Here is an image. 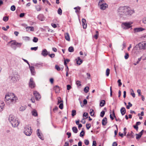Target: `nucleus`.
Returning a JSON list of instances; mask_svg holds the SVG:
<instances>
[{"instance_id":"8fccbe9b","label":"nucleus","mask_w":146,"mask_h":146,"mask_svg":"<svg viewBox=\"0 0 146 146\" xmlns=\"http://www.w3.org/2000/svg\"><path fill=\"white\" fill-rule=\"evenodd\" d=\"M55 68L58 71H60V67L57 65H56L55 66Z\"/></svg>"},{"instance_id":"680f3d73","label":"nucleus","mask_w":146,"mask_h":146,"mask_svg":"<svg viewBox=\"0 0 146 146\" xmlns=\"http://www.w3.org/2000/svg\"><path fill=\"white\" fill-rule=\"evenodd\" d=\"M83 104L84 105H86L87 104V101L86 99H85L84 100Z\"/></svg>"},{"instance_id":"a18cd8bd","label":"nucleus","mask_w":146,"mask_h":146,"mask_svg":"<svg viewBox=\"0 0 146 146\" xmlns=\"http://www.w3.org/2000/svg\"><path fill=\"white\" fill-rule=\"evenodd\" d=\"M11 10L13 11H15V6L14 5L12 6L11 7Z\"/></svg>"},{"instance_id":"2eb2a0df","label":"nucleus","mask_w":146,"mask_h":146,"mask_svg":"<svg viewBox=\"0 0 146 146\" xmlns=\"http://www.w3.org/2000/svg\"><path fill=\"white\" fill-rule=\"evenodd\" d=\"M37 18L38 19L41 21H44L45 19L44 16L42 14H40L38 15Z\"/></svg>"},{"instance_id":"ea45409f","label":"nucleus","mask_w":146,"mask_h":146,"mask_svg":"<svg viewBox=\"0 0 146 146\" xmlns=\"http://www.w3.org/2000/svg\"><path fill=\"white\" fill-rule=\"evenodd\" d=\"M84 135V132L83 130H82L80 133V136L81 137H82Z\"/></svg>"},{"instance_id":"c85d7f7f","label":"nucleus","mask_w":146,"mask_h":146,"mask_svg":"<svg viewBox=\"0 0 146 146\" xmlns=\"http://www.w3.org/2000/svg\"><path fill=\"white\" fill-rule=\"evenodd\" d=\"M72 130L73 132L75 133H77L78 132V130L76 127H72Z\"/></svg>"},{"instance_id":"393cba45","label":"nucleus","mask_w":146,"mask_h":146,"mask_svg":"<svg viewBox=\"0 0 146 146\" xmlns=\"http://www.w3.org/2000/svg\"><path fill=\"white\" fill-rule=\"evenodd\" d=\"M27 107L26 106H21L20 108L19 109V111H24L26 108Z\"/></svg>"},{"instance_id":"69168bd1","label":"nucleus","mask_w":146,"mask_h":146,"mask_svg":"<svg viewBox=\"0 0 146 146\" xmlns=\"http://www.w3.org/2000/svg\"><path fill=\"white\" fill-rule=\"evenodd\" d=\"M23 38L24 39L26 40H29V38L28 36L23 37Z\"/></svg>"},{"instance_id":"6e6d98bb","label":"nucleus","mask_w":146,"mask_h":146,"mask_svg":"<svg viewBox=\"0 0 146 146\" xmlns=\"http://www.w3.org/2000/svg\"><path fill=\"white\" fill-rule=\"evenodd\" d=\"M49 56L51 58H53L54 57L55 54H48Z\"/></svg>"},{"instance_id":"4be33fe9","label":"nucleus","mask_w":146,"mask_h":146,"mask_svg":"<svg viewBox=\"0 0 146 146\" xmlns=\"http://www.w3.org/2000/svg\"><path fill=\"white\" fill-rule=\"evenodd\" d=\"M144 42H142V43H140L138 44V46H139V48L140 49H144Z\"/></svg>"},{"instance_id":"1a4fd4ad","label":"nucleus","mask_w":146,"mask_h":146,"mask_svg":"<svg viewBox=\"0 0 146 146\" xmlns=\"http://www.w3.org/2000/svg\"><path fill=\"white\" fill-rule=\"evenodd\" d=\"M144 29L141 27L135 28L133 29L134 33H135L143 31Z\"/></svg>"},{"instance_id":"c9c22d12","label":"nucleus","mask_w":146,"mask_h":146,"mask_svg":"<svg viewBox=\"0 0 146 146\" xmlns=\"http://www.w3.org/2000/svg\"><path fill=\"white\" fill-rule=\"evenodd\" d=\"M110 69L109 68H107L106 69V76H109L110 73Z\"/></svg>"},{"instance_id":"2f4dec72","label":"nucleus","mask_w":146,"mask_h":146,"mask_svg":"<svg viewBox=\"0 0 146 146\" xmlns=\"http://www.w3.org/2000/svg\"><path fill=\"white\" fill-rule=\"evenodd\" d=\"M68 50L70 52H72L74 51V48L72 46H70Z\"/></svg>"},{"instance_id":"338daca9","label":"nucleus","mask_w":146,"mask_h":146,"mask_svg":"<svg viewBox=\"0 0 146 146\" xmlns=\"http://www.w3.org/2000/svg\"><path fill=\"white\" fill-rule=\"evenodd\" d=\"M25 15V13H21L20 15L19 16L20 17H23Z\"/></svg>"},{"instance_id":"79ce46f5","label":"nucleus","mask_w":146,"mask_h":146,"mask_svg":"<svg viewBox=\"0 0 146 146\" xmlns=\"http://www.w3.org/2000/svg\"><path fill=\"white\" fill-rule=\"evenodd\" d=\"M105 113V112L104 111H102L101 112L100 115L101 117H103L104 116Z\"/></svg>"},{"instance_id":"473e14b6","label":"nucleus","mask_w":146,"mask_h":146,"mask_svg":"<svg viewBox=\"0 0 146 146\" xmlns=\"http://www.w3.org/2000/svg\"><path fill=\"white\" fill-rule=\"evenodd\" d=\"M89 89V87L88 86H86L84 88V91L85 93H87L88 92Z\"/></svg>"},{"instance_id":"f8f14e48","label":"nucleus","mask_w":146,"mask_h":146,"mask_svg":"<svg viewBox=\"0 0 146 146\" xmlns=\"http://www.w3.org/2000/svg\"><path fill=\"white\" fill-rule=\"evenodd\" d=\"M39 131L40 129H37L36 131L38 137H39V138L42 140H43L44 139V138L42 137V134H40L39 132Z\"/></svg>"},{"instance_id":"9d476101","label":"nucleus","mask_w":146,"mask_h":146,"mask_svg":"<svg viewBox=\"0 0 146 146\" xmlns=\"http://www.w3.org/2000/svg\"><path fill=\"white\" fill-rule=\"evenodd\" d=\"M144 131L143 130H142L139 133V134H136V139L137 140L139 139L141 137L142 135L143 134V132Z\"/></svg>"},{"instance_id":"052dcab7","label":"nucleus","mask_w":146,"mask_h":146,"mask_svg":"<svg viewBox=\"0 0 146 146\" xmlns=\"http://www.w3.org/2000/svg\"><path fill=\"white\" fill-rule=\"evenodd\" d=\"M133 127L134 129L136 130L137 131H138V127L137 126L135 125H134L133 126Z\"/></svg>"},{"instance_id":"a878e982","label":"nucleus","mask_w":146,"mask_h":146,"mask_svg":"<svg viewBox=\"0 0 146 146\" xmlns=\"http://www.w3.org/2000/svg\"><path fill=\"white\" fill-rule=\"evenodd\" d=\"M133 132L132 131H131L130 133H128L127 135V136L128 137H130V138H133L134 137V135H133Z\"/></svg>"},{"instance_id":"6e6552de","label":"nucleus","mask_w":146,"mask_h":146,"mask_svg":"<svg viewBox=\"0 0 146 146\" xmlns=\"http://www.w3.org/2000/svg\"><path fill=\"white\" fill-rule=\"evenodd\" d=\"M33 94L36 100H38L40 98V95L37 91H34V92Z\"/></svg>"},{"instance_id":"ddd939ff","label":"nucleus","mask_w":146,"mask_h":146,"mask_svg":"<svg viewBox=\"0 0 146 146\" xmlns=\"http://www.w3.org/2000/svg\"><path fill=\"white\" fill-rule=\"evenodd\" d=\"M100 9H101L104 10L108 7V5L106 3H103L102 4L100 5Z\"/></svg>"},{"instance_id":"9b49d317","label":"nucleus","mask_w":146,"mask_h":146,"mask_svg":"<svg viewBox=\"0 0 146 146\" xmlns=\"http://www.w3.org/2000/svg\"><path fill=\"white\" fill-rule=\"evenodd\" d=\"M82 21L83 28L86 29L87 28V24L86 19L83 18L82 19Z\"/></svg>"},{"instance_id":"a211bd4d","label":"nucleus","mask_w":146,"mask_h":146,"mask_svg":"<svg viewBox=\"0 0 146 146\" xmlns=\"http://www.w3.org/2000/svg\"><path fill=\"white\" fill-rule=\"evenodd\" d=\"M27 31L29 32V30L31 31H34V28L33 27H26Z\"/></svg>"},{"instance_id":"49530a36","label":"nucleus","mask_w":146,"mask_h":146,"mask_svg":"<svg viewBox=\"0 0 146 146\" xmlns=\"http://www.w3.org/2000/svg\"><path fill=\"white\" fill-rule=\"evenodd\" d=\"M76 84L78 86H81V82L79 80H77L76 82Z\"/></svg>"},{"instance_id":"20e7f679","label":"nucleus","mask_w":146,"mask_h":146,"mask_svg":"<svg viewBox=\"0 0 146 146\" xmlns=\"http://www.w3.org/2000/svg\"><path fill=\"white\" fill-rule=\"evenodd\" d=\"M32 130L31 127L26 126L25 127L24 132L27 136H30L31 134Z\"/></svg>"},{"instance_id":"b1692460","label":"nucleus","mask_w":146,"mask_h":146,"mask_svg":"<svg viewBox=\"0 0 146 146\" xmlns=\"http://www.w3.org/2000/svg\"><path fill=\"white\" fill-rule=\"evenodd\" d=\"M32 115L35 116H36L38 115L37 111L35 110H33L31 112Z\"/></svg>"},{"instance_id":"f257e3e1","label":"nucleus","mask_w":146,"mask_h":146,"mask_svg":"<svg viewBox=\"0 0 146 146\" xmlns=\"http://www.w3.org/2000/svg\"><path fill=\"white\" fill-rule=\"evenodd\" d=\"M117 11L119 16L123 18H125L135 13L133 10L131 9L128 6L120 7L118 9Z\"/></svg>"},{"instance_id":"4c0bfd02","label":"nucleus","mask_w":146,"mask_h":146,"mask_svg":"<svg viewBox=\"0 0 146 146\" xmlns=\"http://www.w3.org/2000/svg\"><path fill=\"white\" fill-rule=\"evenodd\" d=\"M9 20V17H8L5 16L4 17H3V21L7 22V21Z\"/></svg>"},{"instance_id":"3c124183","label":"nucleus","mask_w":146,"mask_h":146,"mask_svg":"<svg viewBox=\"0 0 146 146\" xmlns=\"http://www.w3.org/2000/svg\"><path fill=\"white\" fill-rule=\"evenodd\" d=\"M59 107L61 109H62L63 108V103H61L59 104Z\"/></svg>"},{"instance_id":"7ed1b4c3","label":"nucleus","mask_w":146,"mask_h":146,"mask_svg":"<svg viewBox=\"0 0 146 146\" xmlns=\"http://www.w3.org/2000/svg\"><path fill=\"white\" fill-rule=\"evenodd\" d=\"M8 119L13 127H15L18 126L19 123L18 120L16 119H14V116L12 115H11L9 116Z\"/></svg>"},{"instance_id":"aec40b11","label":"nucleus","mask_w":146,"mask_h":146,"mask_svg":"<svg viewBox=\"0 0 146 146\" xmlns=\"http://www.w3.org/2000/svg\"><path fill=\"white\" fill-rule=\"evenodd\" d=\"M107 123V118L106 117H104L102 120V125H106Z\"/></svg>"},{"instance_id":"37998d69","label":"nucleus","mask_w":146,"mask_h":146,"mask_svg":"<svg viewBox=\"0 0 146 146\" xmlns=\"http://www.w3.org/2000/svg\"><path fill=\"white\" fill-rule=\"evenodd\" d=\"M86 128L87 129H89L91 127V125L90 123H87L86 125Z\"/></svg>"},{"instance_id":"09e8293b","label":"nucleus","mask_w":146,"mask_h":146,"mask_svg":"<svg viewBox=\"0 0 146 146\" xmlns=\"http://www.w3.org/2000/svg\"><path fill=\"white\" fill-rule=\"evenodd\" d=\"M59 99H61L60 97H59L58 98V104H58L60 103H62V102H63L62 100H60Z\"/></svg>"},{"instance_id":"c03bdc74","label":"nucleus","mask_w":146,"mask_h":146,"mask_svg":"<svg viewBox=\"0 0 146 146\" xmlns=\"http://www.w3.org/2000/svg\"><path fill=\"white\" fill-rule=\"evenodd\" d=\"M38 38L36 37H34V38L33 40V42H37L38 41Z\"/></svg>"},{"instance_id":"4d7b16f0","label":"nucleus","mask_w":146,"mask_h":146,"mask_svg":"<svg viewBox=\"0 0 146 146\" xmlns=\"http://www.w3.org/2000/svg\"><path fill=\"white\" fill-rule=\"evenodd\" d=\"M67 89L68 90H70L71 88V86L70 85H69V84L67 85Z\"/></svg>"},{"instance_id":"dca6fc26","label":"nucleus","mask_w":146,"mask_h":146,"mask_svg":"<svg viewBox=\"0 0 146 146\" xmlns=\"http://www.w3.org/2000/svg\"><path fill=\"white\" fill-rule=\"evenodd\" d=\"M31 73L33 75H34L35 73L34 67L33 66H29Z\"/></svg>"},{"instance_id":"4468645a","label":"nucleus","mask_w":146,"mask_h":146,"mask_svg":"<svg viewBox=\"0 0 146 146\" xmlns=\"http://www.w3.org/2000/svg\"><path fill=\"white\" fill-rule=\"evenodd\" d=\"M48 54V53L47 50L46 49H44L42 50L41 54L43 56L45 57Z\"/></svg>"},{"instance_id":"13d9d810","label":"nucleus","mask_w":146,"mask_h":146,"mask_svg":"<svg viewBox=\"0 0 146 146\" xmlns=\"http://www.w3.org/2000/svg\"><path fill=\"white\" fill-rule=\"evenodd\" d=\"M112 95V87H110V96L111 97Z\"/></svg>"},{"instance_id":"bb28decb","label":"nucleus","mask_w":146,"mask_h":146,"mask_svg":"<svg viewBox=\"0 0 146 146\" xmlns=\"http://www.w3.org/2000/svg\"><path fill=\"white\" fill-rule=\"evenodd\" d=\"M105 104V101L104 100H102L100 102V106L101 107H103L104 106Z\"/></svg>"},{"instance_id":"0eeeda50","label":"nucleus","mask_w":146,"mask_h":146,"mask_svg":"<svg viewBox=\"0 0 146 146\" xmlns=\"http://www.w3.org/2000/svg\"><path fill=\"white\" fill-rule=\"evenodd\" d=\"M29 86L31 88H33L35 86V83L33 81V78H31L29 82Z\"/></svg>"},{"instance_id":"e433bc0d","label":"nucleus","mask_w":146,"mask_h":146,"mask_svg":"<svg viewBox=\"0 0 146 146\" xmlns=\"http://www.w3.org/2000/svg\"><path fill=\"white\" fill-rule=\"evenodd\" d=\"M98 31H96V34L94 36V37L96 39H97L98 38Z\"/></svg>"},{"instance_id":"e2e57ef3","label":"nucleus","mask_w":146,"mask_h":146,"mask_svg":"<svg viewBox=\"0 0 146 146\" xmlns=\"http://www.w3.org/2000/svg\"><path fill=\"white\" fill-rule=\"evenodd\" d=\"M137 92L138 94V96H140L141 95V90L139 89H138Z\"/></svg>"},{"instance_id":"603ef678","label":"nucleus","mask_w":146,"mask_h":146,"mask_svg":"<svg viewBox=\"0 0 146 146\" xmlns=\"http://www.w3.org/2000/svg\"><path fill=\"white\" fill-rule=\"evenodd\" d=\"M117 82L118 83V86L120 87L122 85V83L121 82V80L120 79H119L117 81Z\"/></svg>"},{"instance_id":"6ab92c4d","label":"nucleus","mask_w":146,"mask_h":146,"mask_svg":"<svg viewBox=\"0 0 146 146\" xmlns=\"http://www.w3.org/2000/svg\"><path fill=\"white\" fill-rule=\"evenodd\" d=\"M120 111L121 115H124L126 112V110L124 107H122L120 109Z\"/></svg>"},{"instance_id":"de8ad7c7","label":"nucleus","mask_w":146,"mask_h":146,"mask_svg":"<svg viewBox=\"0 0 146 146\" xmlns=\"http://www.w3.org/2000/svg\"><path fill=\"white\" fill-rule=\"evenodd\" d=\"M84 143L86 145H88L89 144V141L88 140L85 139L84 141Z\"/></svg>"},{"instance_id":"72a5a7b5","label":"nucleus","mask_w":146,"mask_h":146,"mask_svg":"<svg viewBox=\"0 0 146 146\" xmlns=\"http://www.w3.org/2000/svg\"><path fill=\"white\" fill-rule=\"evenodd\" d=\"M76 114V111L75 110H73L72 111V117L74 116Z\"/></svg>"},{"instance_id":"5fc2aeb1","label":"nucleus","mask_w":146,"mask_h":146,"mask_svg":"<svg viewBox=\"0 0 146 146\" xmlns=\"http://www.w3.org/2000/svg\"><path fill=\"white\" fill-rule=\"evenodd\" d=\"M129 57V55L128 53H126L125 54V59H127Z\"/></svg>"},{"instance_id":"c756f323","label":"nucleus","mask_w":146,"mask_h":146,"mask_svg":"<svg viewBox=\"0 0 146 146\" xmlns=\"http://www.w3.org/2000/svg\"><path fill=\"white\" fill-rule=\"evenodd\" d=\"M35 66L37 67L38 68L42 66V63H37L35 64L34 65Z\"/></svg>"},{"instance_id":"5701e85b","label":"nucleus","mask_w":146,"mask_h":146,"mask_svg":"<svg viewBox=\"0 0 146 146\" xmlns=\"http://www.w3.org/2000/svg\"><path fill=\"white\" fill-rule=\"evenodd\" d=\"M65 39L68 41H70V36L69 34L68 33H66L65 34Z\"/></svg>"},{"instance_id":"7c9ffc66","label":"nucleus","mask_w":146,"mask_h":146,"mask_svg":"<svg viewBox=\"0 0 146 146\" xmlns=\"http://www.w3.org/2000/svg\"><path fill=\"white\" fill-rule=\"evenodd\" d=\"M74 9L76 10L75 12L76 13H77L79 12V11L80 9V7H79L78 6L77 7H74Z\"/></svg>"},{"instance_id":"412c9836","label":"nucleus","mask_w":146,"mask_h":146,"mask_svg":"<svg viewBox=\"0 0 146 146\" xmlns=\"http://www.w3.org/2000/svg\"><path fill=\"white\" fill-rule=\"evenodd\" d=\"M54 89L55 90L56 93H58L60 90V88L58 86H56L54 87Z\"/></svg>"},{"instance_id":"774afa93","label":"nucleus","mask_w":146,"mask_h":146,"mask_svg":"<svg viewBox=\"0 0 146 146\" xmlns=\"http://www.w3.org/2000/svg\"><path fill=\"white\" fill-rule=\"evenodd\" d=\"M117 143L116 142H114L112 145V146H117Z\"/></svg>"},{"instance_id":"39448f33","label":"nucleus","mask_w":146,"mask_h":146,"mask_svg":"<svg viewBox=\"0 0 146 146\" xmlns=\"http://www.w3.org/2000/svg\"><path fill=\"white\" fill-rule=\"evenodd\" d=\"M11 43V47L15 50L16 49V47L15 46H17V47H20L21 46L22 43H18L16 42L15 41H14L13 40H11L9 42V43Z\"/></svg>"},{"instance_id":"423d86ee","label":"nucleus","mask_w":146,"mask_h":146,"mask_svg":"<svg viewBox=\"0 0 146 146\" xmlns=\"http://www.w3.org/2000/svg\"><path fill=\"white\" fill-rule=\"evenodd\" d=\"M132 23L131 22H126L123 23L122 24V27L124 29H128L132 27L131 25Z\"/></svg>"},{"instance_id":"0e129e2a","label":"nucleus","mask_w":146,"mask_h":146,"mask_svg":"<svg viewBox=\"0 0 146 146\" xmlns=\"http://www.w3.org/2000/svg\"><path fill=\"white\" fill-rule=\"evenodd\" d=\"M96 141H94L93 142L92 146H96Z\"/></svg>"},{"instance_id":"864d4df0","label":"nucleus","mask_w":146,"mask_h":146,"mask_svg":"<svg viewBox=\"0 0 146 146\" xmlns=\"http://www.w3.org/2000/svg\"><path fill=\"white\" fill-rule=\"evenodd\" d=\"M38 48V46L34 47H31V49L32 50H34L35 51H36L37 50Z\"/></svg>"},{"instance_id":"bf43d9fd","label":"nucleus","mask_w":146,"mask_h":146,"mask_svg":"<svg viewBox=\"0 0 146 146\" xmlns=\"http://www.w3.org/2000/svg\"><path fill=\"white\" fill-rule=\"evenodd\" d=\"M66 135L68 136V138H69L71 135V133L70 132H68L66 133Z\"/></svg>"},{"instance_id":"a19ab883","label":"nucleus","mask_w":146,"mask_h":146,"mask_svg":"<svg viewBox=\"0 0 146 146\" xmlns=\"http://www.w3.org/2000/svg\"><path fill=\"white\" fill-rule=\"evenodd\" d=\"M88 113H87L85 112L83 114V117H86L84 119H86L88 118Z\"/></svg>"},{"instance_id":"cd10ccee","label":"nucleus","mask_w":146,"mask_h":146,"mask_svg":"<svg viewBox=\"0 0 146 146\" xmlns=\"http://www.w3.org/2000/svg\"><path fill=\"white\" fill-rule=\"evenodd\" d=\"M78 60L77 61V64L80 65L82 63V61L81 60L80 57L78 58Z\"/></svg>"},{"instance_id":"f3484780","label":"nucleus","mask_w":146,"mask_h":146,"mask_svg":"<svg viewBox=\"0 0 146 146\" xmlns=\"http://www.w3.org/2000/svg\"><path fill=\"white\" fill-rule=\"evenodd\" d=\"M9 78L10 79L12 80L13 82L17 81V80H18L17 77H16L15 76H10L9 77Z\"/></svg>"},{"instance_id":"f704fd0d","label":"nucleus","mask_w":146,"mask_h":146,"mask_svg":"<svg viewBox=\"0 0 146 146\" xmlns=\"http://www.w3.org/2000/svg\"><path fill=\"white\" fill-rule=\"evenodd\" d=\"M90 114L91 116H93L94 115V112L93 110L92 109H90Z\"/></svg>"},{"instance_id":"58836bf2","label":"nucleus","mask_w":146,"mask_h":146,"mask_svg":"<svg viewBox=\"0 0 146 146\" xmlns=\"http://www.w3.org/2000/svg\"><path fill=\"white\" fill-rule=\"evenodd\" d=\"M62 10L60 8H59L57 11L58 13L60 15H61L62 14Z\"/></svg>"},{"instance_id":"f03ea898","label":"nucleus","mask_w":146,"mask_h":146,"mask_svg":"<svg viewBox=\"0 0 146 146\" xmlns=\"http://www.w3.org/2000/svg\"><path fill=\"white\" fill-rule=\"evenodd\" d=\"M5 99L7 101L10 103H15L17 99V98L13 94H10L5 95Z\"/></svg>"}]
</instances>
